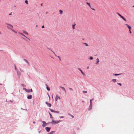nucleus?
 <instances>
[{"label": "nucleus", "instance_id": "5701e85b", "mask_svg": "<svg viewBox=\"0 0 134 134\" xmlns=\"http://www.w3.org/2000/svg\"><path fill=\"white\" fill-rule=\"evenodd\" d=\"M49 114L50 116V118H53L51 114H50V113H49Z\"/></svg>", "mask_w": 134, "mask_h": 134}, {"label": "nucleus", "instance_id": "49530a36", "mask_svg": "<svg viewBox=\"0 0 134 134\" xmlns=\"http://www.w3.org/2000/svg\"><path fill=\"white\" fill-rule=\"evenodd\" d=\"M41 131H39L38 132L39 133H40V132H41Z\"/></svg>", "mask_w": 134, "mask_h": 134}, {"label": "nucleus", "instance_id": "58836bf2", "mask_svg": "<svg viewBox=\"0 0 134 134\" xmlns=\"http://www.w3.org/2000/svg\"><path fill=\"white\" fill-rule=\"evenodd\" d=\"M9 15H12V13H10L9 14Z\"/></svg>", "mask_w": 134, "mask_h": 134}, {"label": "nucleus", "instance_id": "aec40b11", "mask_svg": "<svg viewBox=\"0 0 134 134\" xmlns=\"http://www.w3.org/2000/svg\"><path fill=\"white\" fill-rule=\"evenodd\" d=\"M112 81L114 82H116V79H114L112 80Z\"/></svg>", "mask_w": 134, "mask_h": 134}, {"label": "nucleus", "instance_id": "79ce46f5", "mask_svg": "<svg viewBox=\"0 0 134 134\" xmlns=\"http://www.w3.org/2000/svg\"><path fill=\"white\" fill-rule=\"evenodd\" d=\"M32 89H31V92H32Z\"/></svg>", "mask_w": 134, "mask_h": 134}, {"label": "nucleus", "instance_id": "2f4dec72", "mask_svg": "<svg viewBox=\"0 0 134 134\" xmlns=\"http://www.w3.org/2000/svg\"><path fill=\"white\" fill-rule=\"evenodd\" d=\"M118 84L119 85H120V86H121V83H118Z\"/></svg>", "mask_w": 134, "mask_h": 134}, {"label": "nucleus", "instance_id": "f8f14e48", "mask_svg": "<svg viewBox=\"0 0 134 134\" xmlns=\"http://www.w3.org/2000/svg\"><path fill=\"white\" fill-rule=\"evenodd\" d=\"M23 32L27 35H28V33L25 31L23 30Z\"/></svg>", "mask_w": 134, "mask_h": 134}, {"label": "nucleus", "instance_id": "cd10ccee", "mask_svg": "<svg viewBox=\"0 0 134 134\" xmlns=\"http://www.w3.org/2000/svg\"><path fill=\"white\" fill-rule=\"evenodd\" d=\"M69 115L70 116H71L72 118H74V116L73 115H71V114H69Z\"/></svg>", "mask_w": 134, "mask_h": 134}, {"label": "nucleus", "instance_id": "0eeeda50", "mask_svg": "<svg viewBox=\"0 0 134 134\" xmlns=\"http://www.w3.org/2000/svg\"><path fill=\"white\" fill-rule=\"evenodd\" d=\"M45 129H46V130L48 132L51 129V128L48 127H46L45 128Z\"/></svg>", "mask_w": 134, "mask_h": 134}, {"label": "nucleus", "instance_id": "4c0bfd02", "mask_svg": "<svg viewBox=\"0 0 134 134\" xmlns=\"http://www.w3.org/2000/svg\"><path fill=\"white\" fill-rule=\"evenodd\" d=\"M44 26H42V28H44Z\"/></svg>", "mask_w": 134, "mask_h": 134}, {"label": "nucleus", "instance_id": "393cba45", "mask_svg": "<svg viewBox=\"0 0 134 134\" xmlns=\"http://www.w3.org/2000/svg\"><path fill=\"white\" fill-rule=\"evenodd\" d=\"M90 60H92L93 59V58L92 57H90Z\"/></svg>", "mask_w": 134, "mask_h": 134}, {"label": "nucleus", "instance_id": "09e8293b", "mask_svg": "<svg viewBox=\"0 0 134 134\" xmlns=\"http://www.w3.org/2000/svg\"><path fill=\"white\" fill-rule=\"evenodd\" d=\"M42 4H41V6H42Z\"/></svg>", "mask_w": 134, "mask_h": 134}, {"label": "nucleus", "instance_id": "1a4fd4ad", "mask_svg": "<svg viewBox=\"0 0 134 134\" xmlns=\"http://www.w3.org/2000/svg\"><path fill=\"white\" fill-rule=\"evenodd\" d=\"M125 25L127 26V27L130 30H131V27L129 26V25H127V24H126Z\"/></svg>", "mask_w": 134, "mask_h": 134}, {"label": "nucleus", "instance_id": "20e7f679", "mask_svg": "<svg viewBox=\"0 0 134 134\" xmlns=\"http://www.w3.org/2000/svg\"><path fill=\"white\" fill-rule=\"evenodd\" d=\"M60 99V97L58 95H57L56 96L55 98V100L56 101H57L58 99Z\"/></svg>", "mask_w": 134, "mask_h": 134}, {"label": "nucleus", "instance_id": "37998d69", "mask_svg": "<svg viewBox=\"0 0 134 134\" xmlns=\"http://www.w3.org/2000/svg\"><path fill=\"white\" fill-rule=\"evenodd\" d=\"M33 123L34 124H35V121H34V122H33Z\"/></svg>", "mask_w": 134, "mask_h": 134}, {"label": "nucleus", "instance_id": "a18cd8bd", "mask_svg": "<svg viewBox=\"0 0 134 134\" xmlns=\"http://www.w3.org/2000/svg\"><path fill=\"white\" fill-rule=\"evenodd\" d=\"M87 68V69H88V68H89V66H88Z\"/></svg>", "mask_w": 134, "mask_h": 134}, {"label": "nucleus", "instance_id": "ea45409f", "mask_svg": "<svg viewBox=\"0 0 134 134\" xmlns=\"http://www.w3.org/2000/svg\"><path fill=\"white\" fill-rule=\"evenodd\" d=\"M92 105L91 106H90V107H89L90 108H92Z\"/></svg>", "mask_w": 134, "mask_h": 134}, {"label": "nucleus", "instance_id": "f257e3e1", "mask_svg": "<svg viewBox=\"0 0 134 134\" xmlns=\"http://www.w3.org/2000/svg\"><path fill=\"white\" fill-rule=\"evenodd\" d=\"M62 121L61 120H59V121H54L53 120H52V122H51V123L52 124H58Z\"/></svg>", "mask_w": 134, "mask_h": 134}, {"label": "nucleus", "instance_id": "f3484780", "mask_svg": "<svg viewBox=\"0 0 134 134\" xmlns=\"http://www.w3.org/2000/svg\"><path fill=\"white\" fill-rule=\"evenodd\" d=\"M75 24H73L72 25V28L73 29H74L75 28Z\"/></svg>", "mask_w": 134, "mask_h": 134}, {"label": "nucleus", "instance_id": "bb28decb", "mask_svg": "<svg viewBox=\"0 0 134 134\" xmlns=\"http://www.w3.org/2000/svg\"><path fill=\"white\" fill-rule=\"evenodd\" d=\"M25 2L27 4H28V1L27 0H25Z\"/></svg>", "mask_w": 134, "mask_h": 134}, {"label": "nucleus", "instance_id": "dca6fc26", "mask_svg": "<svg viewBox=\"0 0 134 134\" xmlns=\"http://www.w3.org/2000/svg\"><path fill=\"white\" fill-rule=\"evenodd\" d=\"M97 62H96V64H97L99 62V59L98 58H97Z\"/></svg>", "mask_w": 134, "mask_h": 134}, {"label": "nucleus", "instance_id": "b1692460", "mask_svg": "<svg viewBox=\"0 0 134 134\" xmlns=\"http://www.w3.org/2000/svg\"><path fill=\"white\" fill-rule=\"evenodd\" d=\"M83 44L85 45L86 46H88V45L86 43H83Z\"/></svg>", "mask_w": 134, "mask_h": 134}, {"label": "nucleus", "instance_id": "a878e982", "mask_svg": "<svg viewBox=\"0 0 134 134\" xmlns=\"http://www.w3.org/2000/svg\"><path fill=\"white\" fill-rule=\"evenodd\" d=\"M83 92L84 93H87V91H83Z\"/></svg>", "mask_w": 134, "mask_h": 134}, {"label": "nucleus", "instance_id": "c03bdc74", "mask_svg": "<svg viewBox=\"0 0 134 134\" xmlns=\"http://www.w3.org/2000/svg\"><path fill=\"white\" fill-rule=\"evenodd\" d=\"M26 60V62H27L28 63H29V62H28Z\"/></svg>", "mask_w": 134, "mask_h": 134}, {"label": "nucleus", "instance_id": "a19ab883", "mask_svg": "<svg viewBox=\"0 0 134 134\" xmlns=\"http://www.w3.org/2000/svg\"><path fill=\"white\" fill-rule=\"evenodd\" d=\"M64 117H63V116H61V117H60V118H63Z\"/></svg>", "mask_w": 134, "mask_h": 134}, {"label": "nucleus", "instance_id": "864d4df0", "mask_svg": "<svg viewBox=\"0 0 134 134\" xmlns=\"http://www.w3.org/2000/svg\"><path fill=\"white\" fill-rule=\"evenodd\" d=\"M49 99H50V97H49Z\"/></svg>", "mask_w": 134, "mask_h": 134}, {"label": "nucleus", "instance_id": "7ed1b4c3", "mask_svg": "<svg viewBox=\"0 0 134 134\" xmlns=\"http://www.w3.org/2000/svg\"><path fill=\"white\" fill-rule=\"evenodd\" d=\"M6 24L8 25V26H7V27L9 29H10L12 30V28L13 27V26L11 25L7 24Z\"/></svg>", "mask_w": 134, "mask_h": 134}, {"label": "nucleus", "instance_id": "6ab92c4d", "mask_svg": "<svg viewBox=\"0 0 134 134\" xmlns=\"http://www.w3.org/2000/svg\"><path fill=\"white\" fill-rule=\"evenodd\" d=\"M93 100V99H91L90 100V106H91L92 105V101Z\"/></svg>", "mask_w": 134, "mask_h": 134}, {"label": "nucleus", "instance_id": "a211bd4d", "mask_svg": "<svg viewBox=\"0 0 134 134\" xmlns=\"http://www.w3.org/2000/svg\"><path fill=\"white\" fill-rule=\"evenodd\" d=\"M86 3L90 8H91L90 4V3H88V2H87Z\"/></svg>", "mask_w": 134, "mask_h": 134}, {"label": "nucleus", "instance_id": "9d476101", "mask_svg": "<svg viewBox=\"0 0 134 134\" xmlns=\"http://www.w3.org/2000/svg\"><path fill=\"white\" fill-rule=\"evenodd\" d=\"M78 69L81 71V73L83 75H85V74L82 72V70H81V69H80V68H78Z\"/></svg>", "mask_w": 134, "mask_h": 134}, {"label": "nucleus", "instance_id": "2eb2a0df", "mask_svg": "<svg viewBox=\"0 0 134 134\" xmlns=\"http://www.w3.org/2000/svg\"><path fill=\"white\" fill-rule=\"evenodd\" d=\"M121 74H113V75H114L116 76H118V75H120Z\"/></svg>", "mask_w": 134, "mask_h": 134}, {"label": "nucleus", "instance_id": "de8ad7c7", "mask_svg": "<svg viewBox=\"0 0 134 134\" xmlns=\"http://www.w3.org/2000/svg\"><path fill=\"white\" fill-rule=\"evenodd\" d=\"M27 92H30V91H27Z\"/></svg>", "mask_w": 134, "mask_h": 134}, {"label": "nucleus", "instance_id": "e433bc0d", "mask_svg": "<svg viewBox=\"0 0 134 134\" xmlns=\"http://www.w3.org/2000/svg\"><path fill=\"white\" fill-rule=\"evenodd\" d=\"M15 69L16 70V69H17V68H16V66L15 65Z\"/></svg>", "mask_w": 134, "mask_h": 134}, {"label": "nucleus", "instance_id": "72a5a7b5", "mask_svg": "<svg viewBox=\"0 0 134 134\" xmlns=\"http://www.w3.org/2000/svg\"><path fill=\"white\" fill-rule=\"evenodd\" d=\"M58 58H59V60H61V58H60V57L59 56H58Z\"/></svg>", "mask_w": 134, "mask_h": 134}, {"label": "nucleus", "instance_id": "423d86ee", "mask_svg": "<svg viewBox=\"0 0 134 134\" xmlns=\"http://www.w3.org/2000/svg\"><path fill=\"white\" fill-rule=\"evenodd\" d=\"M46 103L49 107H51V104L50 103H48L47 102H46Z\"/></svg>", "mask_w": 134, "mask_h": 134}, {"label": "nucleus", "instance_id": "412c9836", "mask_svg": "<svg viewBox=\"0 0 134 134\" xmlns=\"http://www.w3.org/2000/svg\"><path fill=\"white\" fill-rule=\"evenodd\" d=\"M63 11L62 10H59V12L60 14H62L63 13Z\"/></svg>", "mask_w": 134, "mask_h": 134}, {"label": "nucleus", "instance_id": "39448f33", "mask_svg": "<svg viewBox=\"0 0 134 134\" xmlns=\"http://www.w3.org/2000/svg\"><path fill=\"white\" fill-rule=\"evenodd\" d=\"M19 34H20L21 35L24 36L25 37H26V38L28 39V40H29V39L27 37H26V36H25L22 33H20V32H19L18 33Z\"/></svg>", "mask_w": 134, "mask_h": 134}, {"label": "nucleus", "instance_id": "c85d7f7f", "mask_svg": "<svg viewBox=\"0 0 134 134\" xmlns=\"http://www.w3.org/2000/svg\"><path fill=\"white\" fill-rule=\"evenodd\" d=\"M53 131H52L51 132L49 133V134H53Z\"/></svg>", "mask_w": 134, "mask_h": 134}, {"label": "nucleus", "instance_id": "7c9ffc66", "mask_svg": "<svg viewBox=\"0 0 134 134\" xmlns=\"http://www.w3.org/2000/svg\"><path fill=\"white\" fill-rule=\"evenodd\" d=\"M12 31H13L14 32H15V33H16V31H14V30H13V29H12Z\"/></svg>", "mask_w": 134, "mask_h": 134}, {"label": "nucleus", "instance_id": "9b49d317", "mask_svg": "<svg viewBox=\"0 0 134 134\" xmlns=\"http://www.w3.org/2000/svg\"><path fill=\"white\" fill-rule=\"evenodd\" d=\"M32 96L31 95L28 96L27 97V98L28 99H31L32 98Z\"/></svg>", "mask_w": 134, "mask_h": 134}, {"label": "nucleus", "instance_id": "f704fd0d", "mask_svg": "<svg viewBox=\"0 0 134 134\" xmlns=\"http://www.w3.org/2000/svg\"><path fill=\"white\" fill-rule=\"evenodd\" d=\"M69 89L70 90H73V89H72V88H70Z\"/></svg>", "mask_w": 134, "mask_h": 134}, {"label": "nucleus", "instance_id": "f03ea898", "mask_svg": "<svg viewBox=\"0 0 134 134\" xmlns=\"http://www.w3.org/2000/svg\"><path fill=\"white\" fill-rule=\"evenodd\" d=\"M117 14H118V15H119L121 18L123 19L124 20L126 21V20L119 13H117Z\"/></svg>", "mask_w": 134, "mask_h": 134}, {"label": "nucleus", "instance_id": "c9c22d12", "mask_svg": "<svg viewBox=\"0 0 134 134\" xmlns=\"http://www.w3.org/2000/svg\"><path fill=\"white\" fill-rule=\"evenodd\" d=\"M129 32H130V33L131 34V30H130V29H129Z\"/></svg>", "mask_w": 134, "mask_h": 134}, {"label": "nucleus", "instance_id": "6e6552de", "mask_svg": "<svg viewBox=\"0 0 134 134\" xmlns=\"http://www.w3.org/2000/svg\"><path fill=\"white\" fill-rule=\"evenodd\" d=\"M43 124L42 125V126L43 127H45L46 126V123L44 121H42Z\"/></svg>", "mask_w": 134, "mask_h": 134}, {"label": "nucleus", "instance_id": "8fccbe9b", "mask_svg": "<svg viewBox=\"0 0 134 134\" xmlns=\"http://www.w3.org/2000/svg\"><path fill=\"white\" fill-rule=\"evenodd\" d=\"M0 34H1V32L0 31Z\"/></svg>", "mask_w": 134, "mask_h": 134}, {"label": "nucleus", "instance_id": "4be33fe9", "mask_svg": "<svg viewBox=\"0 0 134 134\" xmlns=\"http://www.w3.org/2000/svg\"><path fill=\"white\" fill-rule=\"evenodd\" d=\"M49 109L51 111H52V112H54V111L52 109H51L50 108Z\"/></svg>", "mask_w": 134, "mask_h": 134}, {"label": "nucleus", "instance_id": "603ef678", "mask_svg": "<svg viewBox=\"0 0 134 134\" xmlns=\"http://www.w3.org/2000/svg\"><path fill=\"white\" fill-rule=\"evenodd\" d=\"M2 84H0V85H2Z\"/></svg>", "mask_w": 134, "mask_h": 134}, {"label": "nucleus", "instance_id": "473e14b6", "mask_svg": "<svg viewBox=\"0 0 134 134\" xmlns=\"http://www.w3.org/2000/svg\"><path fill=\"white\" fill-rule=\"evenodd\" d=\"M54 112H55L56 113H59V112L58 111H54Z\"/></svg>", "mask_w": 134, "mask_h": 134}, {"label": "nucleus", "instance_id": "3c124183", "mask_svg": "<svg viewBox=\"0 0 134 134\" xmlns=\"http://www.w3.org/2000/svg\"><path fill=\"white\" fill-rule=\"evenodd\" d=\"M133 7H134V5L133 6Z\"/></svg>", "mask_w": 134, "mask_h": 134}, {"label": "nucleus", "instance_id": "c756f323", "mask_svg": "<svg viewBox=\"0 0 134 134\" xmlns=\"http://www.w3.org/2000/svg\"><path fill=\"white\" fill-rule=\"evenodd\" d=\"M50 49L51 50V51L54 54H55L54 52L53 51H52L51 49Z\"/></svg>", "mask_w": 134, "mask_h": 134}, {"label": "nucleus", "instance_id": "ddd939ff", "mask_svg": "<svg viewBox=\"0 0 134 134\" xmlns=\"http://www.w3.org/2000/svg\"><path fill=\"white\" fill-rule=\"evenodd\" d=\"M60 88H61L65 92H66V91L65 88L64 87L60 86Z\"/></svg>", "mask_w": 134, "mask_h": 134}, {"label": "nucleus", "instance_id": "4468645a", "mask_svg": "<svg viewBox=\"0 0 134 134\" xmlns=\"http://www.w3.org/2000/svg\"><path fill=\"white\" fill-rule=\"evenodd\" d=\"M46 85L47 86L46 88H47V90L48 91H50V88L47 85V84H46Z\"/></svg>", "mask_w": 134, "mask_h": 134}]
</instances>
